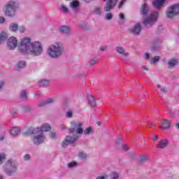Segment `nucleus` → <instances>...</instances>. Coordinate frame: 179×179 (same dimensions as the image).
I'll return each instance as SVG.
<instances>
[{
    "mask_svg": "<svg viewBox=\"0 0 179 179\" xmlns=\"http://www.w3.org/2000/svg\"><path fill=\"white\" fill-rule=\"evenodd\" d=\"M20 50L22 54H30L33 57H38L43 54V46L40 42H34L29 38H24L20 43Z\"/></svg>",
    "mask_w": 179,
    "mask_h": 179,
    "instance_id": "nucleus-1",
    "label": "nucleus"
},
{
    "mask_svg": "<svg viewBox=\"0 0 179 179\" xmlns=\"http://www.w3.org/2000/svg\"><path fill=\"white\" fill-rule=\"evenodd\" d=\"M48 131H51V126L47 123L43 124L41 127L29 129V132L36 135L33 138L34 143L35 145L43 143L45 141V137L43 134V132H48Z\"/></svg>",
    "mask_w": 179,
    "mask_h": 179,
    "instance_id": "nucleus-2",
    "label": "nucleus"
},
{
    "mask_svg": "<svg viewBox=\"0 0 179 179\" xmlns=\"http://www.w3.org/2000/svg\"><path fill=\"white\" fill-rule=\"evenodd\" d=\"M48 54L51 58H59L64 54V46L61 43H55L49 46Z\"/></svg>",
    "mask_w": 179,
    "mask_h": 179,
    "instance_id": "nucleus-3",
    "label": "nucleus"
},
{
    "mask_svg": "<svg viewBox=\"0 0 179 179\" xmlns=\"http://www.w3.org/2000/svg\"><path fill=\"white\" fill-rule=\"evenodd\" d=\"M179 15V3H173L169 6L166 11V16L168 19H173Z\"/></svg>",
    "mask_w": 179,
    "mask_h": 179,
    "instance_id": "nucleus-4",
    "label": "nucleus"
},
{
    "mask_svg": "<svg viewBox=\"0 0 179 179\" xmlns=\"http://www.w3.org/2000/svg\"><path fill=\"white\" fill-rule=\"evenodd\" d=\"M71 128L69 129L71 134H78L79 135L83 134V123L80 122H71Z\"/></svg>",
    "mask_w": 179,
    "mask_h": 179,
    "instance_id": "nucleus-5",
    "label": "nucleus"
},
{
    "mask_svg": "<svg viewBox=\"0 0 179 179\" xmlns=\"http://www.w3.org/2000/svg\"><path fill=\"white\" fill-rule=\"evenodd\" d=\"M16 9V6L14 1H10L6 6L5 15L6 16H13L15 15V10Z\"/></svg>",
    "mask_w": 179,
    "mask_h": 179,
    "instance_id": "nucleus-6",
    "label": "nucleus"
},
{
    "mask_svg": "<svg viewBox=\"0 0 179 179\" xmlns=\"http://www.w3.org/2000/svg\"><path fill=\"white\" fill-rule=\"evenodd\" d=\"M78 136H66L65 140L62 143V147L66 148L68 145H72L76 141H78Z\"/></svg>",
    "mask_w": 179,
    "mask_h": 179,
    "instance_id": "nucleus-7",
    "label": "nucleus"
},
{
    "mask_svg": "<svg viewBox=\"0 0 179 179\" xmlns=\"http://www.w3.org/2000/svg\"><path fill=\"white\" fill-rule=\"evenodd\" d=\"M157 19V13L151 14L150 17L145 18L143 20L144 24H153L155 22H156V20Z\"/></svg>",
    "mask_w": 179,
    "mask_h": 179,
    "instance_id": "nucleus-8",
    "label": "nucleus"
},
{
    "mask_svg": "<svg viewBox=\"0 0 179 179\" xmlns=\"http://www.w3.org/2000/svg\"><path fill=\"white\" fill-rule=\"evenodd\" d=\"M7 45L10 50H15L17 47V39H16V37H10L8 41Z\"/></svg>",
    "mask_w": 179,
    "mask_h": 179,
    "instance_id": "nucleus-9",
    "label": "nucleus"
},
{
    "mask_svg": "<svg viewBox=\"0 0 179 179\" xmlns=\"http://www.w3.org/2000/svg\"><path fill=\"white\" fill-rule=\"evenodd\" d=\"M7 164L10 166V169L8 170L6 172V174L8 176H12V174H13V173H16V170H17L16 164L13 163L12 159H9L7 162Z\"/></svg>",
    "mask_w": 179,
    "mask_h": 179,
    "instance_id": "nucleus-10",
    "label": "nucleus"
},
{
    "mask_svg": "<svg viewBox=\"0 0 179 179\" xmlns=\"http://www.w3.org/2000/svg\"><path fill=\"white\" fill-rule=\"evenodd\" d=\"M158 124H160L162 125L161 129H170V121L168 120H163L158 122Z\"/></svg>",
    "mask_w": 179,
    "mask_h": 179,
    "instance_id": "nucleus-11",
    "label": "nucleus"
},
{
    "mask_svg": "<svg viewBox=\"0 0 179 179\" xmlns=\"http://www.w3.org/2000/svg\"><path fill=\"white\" fill-rule=\"evenodd\" d=\"M142 30V27L141 26L140 24H136L134 25L133 29H130L129 31L131 33H133V34L138 35L139 33H141V31Z\"/></svg>",
    "mask_w": 179,
    "mask_h": 179,
    "instance_id": "nucleus-12",
    "label": "nucleus"
},
{
    "mask_svg": "<svg viewBox=\"0 0 179 179\" xmlns=\"http://www.w3.org/2000/svg\"><path fill=\"white\" fill-rule=\"evenodd\" d=\"M176 65H178V59H171L168 61L169 68H174Z\"/></svg>",
    "mask_w": 179,
    "mask_h": 179,
    "instance_id": "nucleus-13",
    "label": "nucleus"
},
{
    "mask_svg": "<svg viewBox=\"0 0 179 179\" xmlns=\"http://www.w3.org/2000/svg\"><path fill=\"white\" fill-rule=\"evenodd\" d=\"M169 145V140L164 139L159 141V143L157 145V148H159L160 149H164L165 148H167V145Z\"/></svg>",
    "mask_w": 179,
    "mask_h": 179,
    "instance_id": "nucleus-14",
    "label": "nucleus"
},
{
    "mask_svg": "<svg viewBox=\"0 0 179 179\" xmlns=\"http://www.w3.org/2000/svg\"><path fill=\"white\" fill-rule=\"evenodd\" d=\"M166 2H167V0H157V10H160L162 8H164L166 6Z\"/></svg>",
    "mask_w": 179,
    "mask_h": 179,
    "instance_id": "nucleus-15",
    "label": "nucleus"
},
{
    "mask_svg": "<svg viewBox=\"0 0 179 179\" xmlns=\"http://www.w3.org/2000/svg\"><path fill=\"white\" fill-rule=\"evenodd\" d=\"M88 103L91 107H96V99H94V96L90 95L88 96Z\"/></svg>",
    "mask_w": 179,
    "mask_h": 179,
    "instance_id": "nucleus-16",
    "label": "nucleus"
},
{
    "mask_svg": "<svg viewBox=\"0 0 179 179\" xmlns=\"http://www.w3.org/2000/svg\"><path fill=\"white\" fill-rule=\"evenodd\" d=\"M38 86L39 87H47V86H50V81L48 80L39 81Z\"/></svg>",
    "mask_w": 179,
    "mask_h": 179,
    "instance_id": "nucleus-17",
    "label": "nucleus"
},
{
    "mask_svg": "<svg viewBox=\"0 0 179 179\" xmlns=\"http://www.w3.org/2000/svg\"><path fill=\"white\" fill-rule=\"evenodd\" d=\"M148 10H149L148 9V5L146 4H143L140 8L141 15H146Z\"/></svg>",
    "mask_w": 179,
    "mask_h": 179,
    "instance_id": "nucleus-18",
    "label": "nucleus"
},
{
    "mask_svg": "<svg viewBox=\"0 0 179 179\" xmlns=\"http://www.w3.org/2000/svg\"><path fill=\"white\" fill-rule=\"evenodd\" d=\"M116 50L119 54L123 55V57H128V52H126L125 50L121 47H117Z\"/></svg>",
    "mask_w": 179,
    "mask_h": 179,
    "instance_id": "nucleus-19",
    "label": "nucleus"
},
{
    "mask_svg": "<svg viewBox=\"0 0 179 179\" xmlns=\"http://www.w3.org/2000/svg\"><path fill=\"white\" fill-rule=\"evenodd\" d=\"M20 133V129L17 127H14L10 131V134L13 135V136H16V135Z\"/></svg>",
    "mask_w": 179,
    "mask_h": 179,
    "instance_id": "nucleus-20",
    "label": "nucleus"
},
{
    "mask_svg": "<svg viewBox=\"0 0 179 179\" xmlns=\"http://www.w3.org/2000/svg\"><path fill=\"white\" fill-rule=\"evenodd\" d=\"M8 38V34L5 32H1L0 34V44H1V43H3V41H5V40H6Z\"/></svg>",
    "mask_w": 179,
    "mask_h": 179,
    "instance_id": "nucleus-21",
    "label": "nucleus"
},
{
    "mask_svg": "<svg viewBox=\"0 0 179 179\" xmlns=\"http://www.w3.org/2000/svg\"><path fill=\"white\" fill-rule=\"evenodd\" d=\"M59 31L61 33H64L65 34L69 33V27L66 26H62L60 28H59Z\"/></svg>",
    "mask_w": 179,
    "mask_h": 179,
    "instance_id": "nucleus-22",
    "label": "nucleus"
},
{
    "mask_svg": "<svg viewBox=\"0 0 179 179\" xmlns=\"http://www.w3.org/2000/svg\"><path fill=\"white\" fill-rule=\"evenodd\" d=\"M71 8H73V9H76L79 6V1H73L70 3Z\"/></svg>",
    "mask_w": 179,
    "mask_h": 179,
    "instance_id": "nucleus-23",
    "label": "nucleus"
},
{
    "mask_svg": "<svg viewBox=\"0 0 179 179\" xmlns=\"http://www.w3.org/2000/svg\"><path fill=\"white\" fill-rule=\"evenodd\" d=\"M9 29L11 31H16L19 29V27L17 26V24L12 23Z\"/></svg>",
    "mask_w": 179,
    "mask_h": 179,
    "instance_id": "nucleus-24",
    "label": "nucleus"
},
{
    "mask_svg": "<svg viewBox=\"0 0 179 179\" xmlns=\"http://www.w3.org/2000/svg\"><path fill=\"white\" fill-rule=\"evenodd\" d=\"M50 103H52V99H49L43 102H41L38 104L39 107H43L44 106H47V104H50Z\"/></svg>",
    "mask_w": 179,
    "mask_h": 179,
    "instance_id": "nucleus-25",
    "label": "nucleus"
},
{
    "mask_svg": "<svg viewBox=\"0 0 179 179\" xmlns=\"http://www.w3.org/2000/svg\"><path fill=\"white\" fill-rule=\"evenodd\" d=\"M22 68H26V62L21 61L17 65V69H22Z\"/></svg>",
    "mask_w": 179,
    "mask_h": 179,
    "instance_id": "nucleus-26",
    "label": "nucleus"
},
{
    "mask_svg": "<svg viewBox=\"0 0 179 179\" xmlns=\"http://www.w3.org/2000/svg\"><path fill=\"white\" fill-rule=\"evenodd\" d=\"M93 129H92V127H87V129H85L84 131H83V134H85V135H89L90 134H93Z\"/></svg>",
    "mask_w": 179,
    "mask_h": 179,
    "instance_id": "nucleus-27",
    "label": "nucleus"
},
{
    "mask_svg": "<svg viewBox=\"0 0 179 179\" xmlns=\"http://www.w3.org/2000/svg\"><path fill=\"white\" fill-rule=\"evenodd\" d=\"M78 157L81 159V160H85V159H86V157H87V155L83 152H80L78 154Z\"/></svg>",
    "mask_w": 179,
    "mask_h": 179,
    "instance_id": "nucleus-28",
    "label": "nucleus"
},
{
    "mask_svg": "<svg viewBox=\"0 0 179 179\" xmlns=\"http://www.w3.org/2000/svg\"><path fill=\"white\" fill-rule=\"evenodd\" d=\"M20 98L22 100H26V99H27V92L26 91H22L21 92Z\"/></svg>",
    "mask_w": 179,
    "mask_h": 179,
    "instance_id": "nucleus-29",
    "label": "nucleus"
},
{
    "mask_svg": "<svg viewBox=\"0 0 179 179\" xmlns=\"http://www.w3.org/2000/svg\"><path fill=\"white\" fill-rule=\"evenodd\" d=\"M94 12L96 15H101V8L99 7H95Z\"/></svg>",
    "mask_w": 179,
    "mask_h": 179,
    "instance_id": "nucleus-30",
    "label": "nucleus"
},
{
    "mask_svg": "<svg viewBox=\"0 0 179 179\" xmlns=\"http://www.w3.org/2000/svg\"><path fill=\"white\" fill-rule=\"evenodd\" d=\"M118 177H120L118 176V173H115V172H113L111 174H110V178L111 179H117L118 178Z\"/></svg>",
    "mask_w": 179,
    "mask_h": 179,
    "instance_id": "nucleus-31",
    "label": "nucleus"
},
{
    "mask_svg": "<svg viewBox=\"0 0 179 179\" xmlns=\"http://www.w3.org/2000/svg\"><path fill=\"white\" fill-rule=\"evenodd\" d=\"M97 62H99V59H92L90 62V66H93L94 65H96V64H97Z\"/></svg>",
    "mask_w": 179,
    "mask_h": 179,
    "instance_id": "nucleus-32",
    "label": "nucleus"
},
{
    "mask_svg": "<svg viewBox=\"0 0 179 179\" xmlns=\"http://www.w3.org/2000/svg\"><path fill=\"white\" fill-rule=\"evenodd\" d=\"M147 160H148V157L146 156H144L140 158L138 162L140 164H142V163H145V162H146Z\"/></svg>",
    "mask_w": 179,
    "mask_h": 179,
    "instance_id": "nucleus-33",
    "label": "nucleus"
},
{
    "mask_svg": "<svg viewBox=\"0 0 179 179\" xmlns=\"http://www.w3.org/2000/svg\"><path fill=\"white\" fill-rule=\"evenodd\" d=\"M106 19L107 20H111L113 19V14H111L110 13H108L106 15Z\"/></svg>",
    "mask_w": 179,
    "mask_h": 179,
    "instance_id": "nucleus-34",
    "label": "nucleus"
},
{
    "mask_svg": "<svg viewBox=\"0 0 179 179\" xmlns=\"http://www.w3.org/2000/svg\"><path fill=\"white\" fill-rule=\"evenodd\" d=\"M6 155L5 154H0V164H2V162L5 160Z\"/></svg>",
    "mask_w": 179,
    "mask_h": 179,
    "instance_id": "nucleus-35",
    "label": "nucleus"
},
{
    "mask_svg": "<svg viewBox=\"0 0 179 179\" xmlns=\"http://www.w3.org/2000/svg\"><path fill=\"white\" fill-rule=\"evenodd\" d=\"M62 10L64 13H68V12H69V10L68 8H66V6H65V5H62Z\"/></svg>",
    "mask_w": 179,
    "mask_h": 179,
    "instance_id": "nucleus-36",
    "label": "nucleus"
},
{
    "mask_svg": "<svg viewBox=\"0 0 179 179\" xmlns=\"http://www.w3.org/2000/svg\"><path fill=\"white\" fill-rule=\"evenodd\" d=\"M156 62H157V56H155V57L151 59V60L150 61V64H156Z\"/></svg>",
    "mask_w": 179,
    "mask_h": 179,
    "instance_id": "nucleus-37",
    "label": "nucleus"
},
{
    "mask_svg": "<svg viewBox=\"0 0 179 179\" xmlns=\"http://www.w3.org/2000/svg\"><path fill=\"white\" fill-rule=\"evenodd\" d=\"M75 166H76V163L75 162H70L68 164V167H69V169H72V167H75Z\"/></svg>",
    "mask_w": 179,
    "mask_h": 179,
    "instance_id": "nucleus-38",
    "label": "nucleus"
},
{
    "mask_svg": "<svg viewBox=\"0 0 179 179\" xmlns=\"http://www.w3.org/2000/svg\"><path fill=\"white\" fill-rule=\"evenodd\" d=\"M157 87L160 90L162 93H166V87H162L160 85H157Z\"/></svg>",
    "mask_w": 179,
    "mask_h": 179,
    "instance_id": "nucleus-39",
    "label": "nucleus"
},
{
    "mask_svg": "<svg viewBox=\"0 0 179 179\" xmlns=\"http://www.w3.org/2000/svg\"><path fill=\"white\" fill-rule=\"evenodd\" d=\"M125 1H127V0H121V1L119 3V6H118L119 9H120V8L122 7L124 3H125Z\"/></svg>",
    "mask_w": 179,
    "mask_h": 179,
    "instance_id": "nucleus-40",
    "label": "nucleus"
},
{
    "mask_svg": "<svg viewBox=\"0 0 179 179\" xmlns=\"http://www.w3.org/2000/svg\"><path fill=\"white\" fill-rule=\"evenodd\" d=\"M73 114L72 113V111H67L66 116L68 117V118H71Z\"/></svg>",
    "mask_w": 179,
    "mask_h": 179,
    "instance_id": "nucleus-41",
    "label": "nucleus"
},
{
    "mask_svg": "<svg viewBox=\"0 0 179 179\" xmlns=\"http://www.w3.org/2000/svg\"><path fill=\"white\" fill-rule=\"evenodd\" d=\"M164 29V28L163 27V25H159L158 26V32H162L163 31V30Z\"/></svg>",
    "mask_w": 179,
    "mask_h": 179,
    "instance_id": "nucleus-42",
    "label": "nucleus"
},
{
    "mask_svg": "<svg viewBox=\"0 0 179 179\" xmlns=\"http://www.w3.org/2000/svg\"><path fill=\"white\" fill-rule=\"evenodd\" d=\"M18 30L20 33H24V30H26V29L24 28V27H20L18 28Z\"/></svg>",
    "mask_w": 179,
    "mask_h": 179,
    "instance_id": "nucleus-43",
    "label": "nucleus"
},
{
    "mask_svg": "<svg viewBox=\"0 0 179 179\" xmlns=\"http://www.w3.org/2000/svg\"><path fill=\"white\" fill-rule=\"evenodd\" d=\"M24 160H29L30 159V155L29 154H27L24 156Z\"/></svg>",
    "mask_w": 179,
    "mask_h": 179,
    "instance_id": "nucleus-44",
    "label": "nucleus"
},
{
    "mask_svg": "<svg viewBox=\"0 0 179 179\" xmlns=\"http://www.w3.org/2000/svg\"><path fill=\"white\" fill-rule=\"evenodd\" d=\"M145 59H149L150 58V55L149 53H145Z\"/></svg>",
    "mask_w": 179,
    "mask_h": 179,
    "instance_id": "nucleus-45",
    "label": "nucleus"
},
{
    "mask_svg": "<svg viewBox=\"0 0 179 179\" xmlns=\"http://www.w3.org/2000/svg\"><path fill=\"white\" fill-rule=\"evenodd\" d=\"M152 5L154 8H157V0H154Z\"/></svg>",
    "mask_w": 179,
    "mask_h": 179,
    "instance_id": "nucleus-46",
    "label": "nucleus"
},
{
    "mask_svg": "<svg viewBox=\"0 0 179 179\" xmlns=\"http://www.w3.org/2000/svg\"><path fill=\"white\" fill-rule=\"evenodd\" d=\"M100 50L101 51H105V50H107V46H101Z\"/></svg>",
    "mask_w": 179,
    "mask_h": 179,
    "instance_id": "nucleus-47",
    "label": "nucleus"
},
{
    "mask_svg": "<svg viewBox=\"0 0 179 179\" xmlns=\"http://www.w3.org/2000/svg\"><path fill=\"white\" fill-rule=\"evenodd\" d=\"M55 138V133H50V138L54 139Z\"/></svg>",
    "mask_w": 179,
    "mask_h": 179,
    "instance_id": "nucleus-48",
    "label": "nucleus"
},
{
    "mask_svg": "<svg viewBox=\"0 0 179 179\" xmlns=\"http://www.w3.org/2000/svg\"><path fill=\"white\" fill-rule=\"evenodd\" d=\"M119 17H120V19H124L125 17V16L124 15V13H120L119 15Z\"/></svg>",
    "mask_w": 179,
    "mask_h": 179,
    "instance_id": "nucleus-49",
    "label": "nucleus"
},
{
    "mask_svg": "<svg viewBox=\"0 0 179 179\" xmlns=\"http://www.w3.org/2000/svg\"><path fill=\"white\" fill-rule=\"evenodd\" d=\"M5 22V18L0 17V23H3Z\"/></svg>",
    "mask_w": 179,
    "mask_h": 179,
    "instance_id": "nucleus-50",
    "label": "nucleus"
},
{
    "mask_svg": "<svg viewBox=\"0 0 179 179\" xmlns=\"http://www.w3.org/2000/svg\"><path fill=\"white\" fill-rule=\"evenodd\" d=\"M153 142H156L157 141V136H155V137L152 138Z\"/></svg>",
    "mask_w": 179,
    "mask_h": 179,
    "instance_id": "nucleus-51",
    "label": "nucleus"
},
{
    "mask_svg": "<svg viewBox=\"0 0 179 179\" xmlns=\"http://www.w3.org/2000/svg\"><path fill=\"white\" fill-rule=\"evenodd\" d=\"M96 179H106V176H98Z\"/></svg>",
    "mask_w": 179,
    "mask_h": 179,
    "instance_id": "nucleus-52",
    "label": "nucleus"
},
{
    "mask_svg": "<svg viewBox=\"0 0 179 179\" xmlns=\"http://www.w3.org/2000/svg\"><path fill=\"white\" fill-rule=\"evenodd\" d=\"M122 148L124 149V150H128V146L127 145H122Z\"/></svg>",
    "mask_w": 179,
    "mask_h": 179,
    "instance_id": "nucleus-53",
    "label": "nucleus"
},
{
    "mask_svg": "<svg viewBox=\"0 0 179 179\" xmlns=\"http://www.w3.org/2000/svg\"><path fill=\"white\" fill-rule=\"evenodd\" d=\"M142 69H144V71H148V67H146L145 66H143Z\"/></svg>",
    "mask_w": 179,
    "mask_h": 179,
    "instance_id": "nucleus-54",
    "label": "nucleus"
},
{
    "mask_svg": "<svg viewBox=\"0 0 179 179\" xmlns=\"http://www.w3.org/2000/svg\"><path fill=\"white\" fill-rule=\"evenodd\" d=\"M3 86V82H0V89H2V87Z\"/></svg>",
    "mask_w": 179,
    "mask_h": 179,
    "instance_id": "nucleus-55",
    "label": "nucleus"
},
{
    "mask_svg": "<svg viewBox=\"0 0 179 179\" xmlns=\"http://www.w3.org/2000/svg\"><path fill=\"white\" fill-rule=\"evenodd\" d=\"M176 127L177 129H179V122L176 124Z\"/></svg>",
    "mask_w": 179,
    "mask_h": 179,
    "instance_id": "nucleus-56",
    "label": "nucleus"
},
{
    "mask_svg": "<svg viewBox=\"0 0 179 179\" xmlns=\"http://www.w3.org/2000/svg\"><path fill=\"white\" fill-rule=\"evenodd\" d=\"M4 138L3 136H0V141H3Z\"/></svg>",
    "mask_w": 179,
    "mask_h": 179,
    "instance_id": "nucleus-57",
    "label": "nucleus"
},
{
    "mask_svg": "<svg viewBox=\"0 0 179 179\" xmlns=\"http://www.w3.org/2000/svg\"><path fill=\"white\" fill-rule=\"evenodd\" d=\"M25 110H27V111H30V108H29V107L26 108H25Z\"/></svg>",
    "mask_w": 179,
    "mask_h": 179,
    "instance_id": "nucleus-58",
    "label": "nucleus"
},
{
    "mask_svg": "<svg viewBox=\"0 0 179 179\" xmlns=\"http://www.w3.org/2000/svg\"><path fill=\"white\" fill-rule=\"evenodd\" d=\"M80 27H81L83 29H85V27H83V24H80Z\"/></svg>",
    "mask_w": 179,
    "mask_h": 179,
    "instance_id": "nucleus-59",
    "label": "nucleus"
},
{
    "mask_svg": "<svg viewBox=\"0 0 179 179\" xmlns=\"http://www.w3.org/2000/svg\"><path fill=\"white\" fill-rule=\"evenodd\" d=\"M160 60V57L157 56V61Z\"/></svg>",
    "mask_w": 179,
    "mask_h": 179,
    "instance_id": "nucleus-60",
    "label": "nucleus"
},
{
    "mask_svg": "<svg viewBox=\"0 0 179 179\" xmlns=\"http://www.w3.org/2000/svg\"><path fill=\"white\" fill-rule=\"evenodd\" d=\"M162 43V41H160L159 39H158V44Z\"/></svg>",
    "mask_w": 179,
    "mask_h": 179,
    "instance_id": "nucleus-61",
    "label": "nucleus"
},
{
    "mask_svg": "<svg viewBox=\"0 0 179 179\" xmlns=\"http://www.w3.org/2000/svg\"><path fill=\"white\" fill-rule=\"evenodd\" d=\"M150 127H152V125H150Z\"/></svg>",
    "mask_w": 179,
    "mask_h": 179,
    "instance_id": "nucleus-62",
    "label": "nucleus"
},
{
    "mask_svg": "<svg viewBox=\"0 0 179 179\" xmlns=\"http://www.w3.org/2000/svg\"><path fill=\"white\" fill-rule=\"evenodd\" d=\"M0 179H1V178H0Z\"/></svg>",
    "mask_w": 179,
    "mask_h": 179,
    "instance_id": "nucleus-63",
    "label": "nucleus"
}]
</instances>
